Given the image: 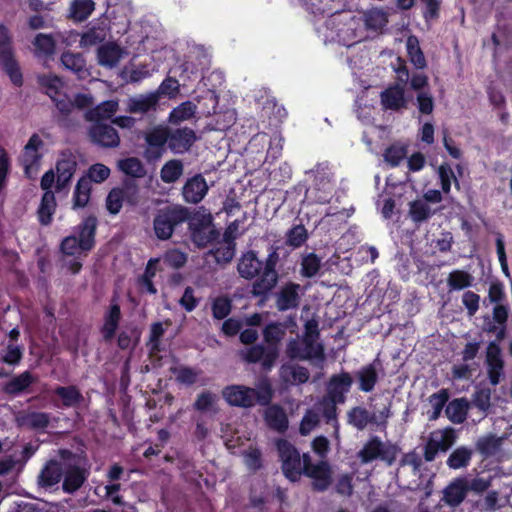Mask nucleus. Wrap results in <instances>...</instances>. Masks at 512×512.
<instances>
[{
	"mask_svg": "<svg viewBox=\"0 0 512 512\" xmlns=\"http://www.w3.org/2000/svg\"><path fill=\"white\" fill-rule=\"evenodd\" d=\"M64 468L60 461L50 459L38 475V485L46 489L57 485L62 480Z\"/></svg>",
	"mask_w": 512,
	"mask_h": 512,
	"instance_id": "nucleus-23",
	"label": "nucleus"
},
{
	"mask_svg": "<svg viewBox=\"0 0 512 512\" xmlns=\"http://www.w3.org/2000/svg\"><path fill=\"white\" fill-rule=\"evenodd\" d=\"M44 142L37 133H33L26 145L24 146L20 163L24 168V173L27 178H31V171L37 170L42 154L39 150L43 147Z\"/></svg>",
	"mask_w": 512,
	"mask_h": 512,
	"instance_id": "nucleus-12",
	"label": "nucleus"
},
{
	"mask_svg": "<svg viewBox=\"0 0 512 512\" xmlns=\"http://www.w3.org/2000/svg\"><path fill=\"white\" fill-rule=\"evenodd\" d=\"M428 400H429L430 405L433 408L432 411L427 412L428 419L430 421L437 420L440 417L444 406L446 405V403L449 400L448 390L442 388L438 392L430 395Z\"/></svg>",
	"mask_w": 512,
	"mask_h": 512,
	"instance_id": "nucleus-46",
	"label": "nucleus"
},
{
	"mask_svg": "<svg viewBox=\"0 0 512 512\" xmlns=\"http://www.w3.org/2000/svg\"><path fill=\"white\" fill-rule=\"evenodd\" d=\"M118 104L115 101H105L93 109H90L86 117L91 121H98L110 118L117 110Z\"/></svg>",
	"mask_w": 512,
	"mask_h": 512,
	"instance_id": "nucleus-48",
	"label": "nucleus"
},
{
	"mask_svg": "<svg viewBox=\"0 0 512 512\" xmlns=\"http://www.w3.org/2000/svg\"><path fill=\"white\" fill-rule=\"evenodd\" d=\"M263 261H261L254 250L244 253L237 264V271L240 277L246 280H252L261 275L263 271Z\"/></svg>",
	"mask_w": 512,
	"mask_h": 512,
	"instance_id": "nucleus-20",
	"label": "nucleus"
},
{
	"mask_svg": "<svg viewBox=\"0 0 512 512\" xmlns=\"http://www.w3.org/2000/svg\"><path fill=\"white\" fill-rule=\"evenodd\" d=\"M398 452L399 448L396 444L384 443L379 436L374 435L359 450L357 457L362 464L380 460L387 466H392L396 461Z\"/></svg>",
	"mask_w": 512,
	"mask_h": 512,
	"instance_id": "nucleus-6",
	"label": "nucleus"
},
{
	"mask_svg": "<svg viewBox=\"0 0 512 512\" xmlns=\"http://www.w3.org/2000/svg\"><path fill=\"white\" fill-rule=\"evenodd\" d=\"M171 372L176 375V381L178 383L184 384L186 386L194 385L198 380V376L202 373L201 370H197L188 366L171 368Z\"/></svg>",
	"mask_w": 512,
	"mask_h": 512,
	"instance_id": "nucleus-52",
	"label": "nucleus"
},
{
	"mask_svg": "<svg viewBox=\"0 0 512 512\" xmlns=\"http://www.w3.org/2000/svg\"><path fill=\"white\" fill-rule=\"evenodd\" d=\"M285 334L286 330L282 323H268L262 331L265 345L256 344L240 350L241 360L247 364H260L263 371L270 372L279 358V346Z\"/></svg>",
	"mask_w": 512,
	"mask_h": 512,
	"instance_id": "nucleus-1",
	"label": "nucleus"
},
{
	"mask_svg": "<svg viewBox=\"0 0 512 512\" xmlns=\"http://www.w3.org/2000/svg\"><path fill=\"white\" fill-rule=\"evenodd\" d=\"M89 471L77 464H68L64 468L62 490L67 494L78 491L89 477Z\"/></svg>",
	"mask_w": 512,
	"mask_h": 512,
	"instance_id": "nucleus-16",
	"label": "nucleus"
},
{
	"mask_svg": "<svg viewBox=\"0 0 512 512\" xmlns=\"http://www.w3.org/2000/svg\"><path fill=\"white\" fill-rule=\"evenodd\" d=\"M32 43L37 56L50 57L55 53L56 41L51 34L38 33Z\"/></svg>",
	"mask_w": 512,
	"mask_h": 512,
	"instance_id": "nucleus-41",
	"label": "nucleus"
},
{
	"mask_svg": "<svg viewBox=\"0 0 512 512\" xmlns=\"http://www.w3.org/2000/svg\"><path fill=\"white\" fill-rule=\"evenodd\" d=\"M243 456L244 463L249 470L256 472L262 468V453L259 448L249 447V449L244 452Z\"/></svg>",
	"mask_w": 512,
	"mask_h": 512,
	"instance_id": "nucleus-64",
	"label": "nucleus"
},
{
	"mask_svg": "<svg viewBox=\"0 0 512 512\" xmlns=\"http://www.w3.org/2000/svg\"><path fill=\"white\" fill-rule=\"evenodd\" d=\"M122 51L115 43H106L98 47L97 59L101 66L112 68L120 61Z\"/></svg>",
	"mask_w": 512,
	"mask_h": 512,
	"instance_id": "nucleus-32",
	"label": "nucleus"
},
{
	"mask_svg": "<svg viewBox=\"0 0 512 512\" xmlns=\"http://www.w3.org/2000/svg\"><path fill=\"white\" fill-rule=\"evenodd\" d=\"M302 460L303 474L313 480L312 489L316 492L326 491L333 482L330 464L325 460L313 463L308 453L302 455Z\"/></svg>",
	"mask_w": 512,
	"mask_h": 512,
	"instance_id": "nucleus-10",
	"label": "nucleus"
},
{
	"mask_svg": "<svg viewBox=\"0 0 512 512\" xmlns=\"http://www.w3.org/2000/svg\"><path fill=\"white\" fill-rule=\"evenodd\" d=\"M77 161L71 153H62L61 158L56 163V192L65 190L75 174Z\"/></svg>",
	"mask_w": 512,
	"mask_h": 512,
	"instance_id": "nucleus-17",
	"label": "nucleus"
},
{
	"mask_svg": "<svg viewBox=\"0 0 512 512\" xmlns=\"http://www.w3.org/2000/svg\"><path fill=\"white\" fill-rule=\"evenodd\" d=\"M146 148L143 157L147 162L153 163L158 161L168 148L169 127L166 125H156L147 130L143 134Z\"/></svg>",
	"mask_w": 512,
	"mask_h": 512,
	"instance_id": "nucleus-9",
	"label": "nucleus"
},
{
	"mask_svg": "<svg viewBox=\"0 0 512 512\" xmlns=\"http://www.w3.org/2000/svg\"><path fill=\"white\" fill-rule=\"evenodd\" d=\"M92 185L85 178L80 177L73 191V209H81L87 206L90 201Z\"/></svg>",
	"mask_w": 512,
	"mask_h": 512,
	"instance_id": "nucleus-38",
	"label": "nucleus"
},
{
	"mask_svg": "<svg viewBox=\"0 0 512 512\" xmlns=\"http://www.w3.org/2000/svg\"><path fill=\"white\" fill-rule=\"evenodd\" d=\"M407 53L410 61L417 69H423L426 67V59L420 48L417 37L410 36L407 39Z\"/></svg>",
	"mask_w": 512,
	"mask_h": 512,
	"instance_id": "nucleus-47",
	"label": "nucleus"
},
{
	"mask_svg": "<svg viewBox=\"0 0 512 512\" xmlns=\"http://www.w3.org/2000/svg\"><path fill=\"white\" fill-rule=\"evenodd\" d=\"M195 109L196 106L192 102H183L170 112L169 122L172 124H178L182 121L188 120L194 116Z\"/></svg>",
	"mask_w": 512,
	"mask_h": 512,
	"instance_id": "nucleus-53",
	"label": "nucleus"
},
{
	"mask_svg": "<svg viewBox=\"0 0 512 512\" xmlns=\"http://www.w3.org/2000/svg\"><path fill=\"white\" fill-rule=\"evenodd\" d=\"M279 247L271 245L265 262H263V271L261 275L253 282L251 294L253 297L260 298L262 302L266 301L271 291L276 287L279 275L276 270L279 262Z\"/></svg>",
	"mask_w": 512,
	"mask_h": 512,
	"instance_id": "nucleus-5",
	"label": "nucleus"
},
{
	"mask_svg": "<svg viewBox=\"0 0 512 512\" xmlns=\"http://www.w3.org/2000/svg\"><path fill=\"white\" fill-rule=\"evenodd\" d=\"M121 192L124 201L129 205H136L139 202V186L134 179L123 180L121 186L116 187Z\"/></svg>",
	"mask_w": 512,
	"mask_h": 512,
	"instance_id": "nucleus-50",
	"label": "nucleus"
},
{
	"mask_svg": "<svg viewBox=\"0 0 512 512\" xmlns=\"http://www.w3.org/2000/svg\"><path fill=\"white\" fill-rule=\"evenodd\" d=\"M469 403L465 398H457L448 403L445 413L454 424H462L467 419Z\"/></svg>",
	"mask_w": 512,
	"mask_h": 512,
	"instance_id": "nucleus-36",
	"label": "nucleus"
},
{
	"mask_svg": "<svg viewBox=\"0 0 512 512\" xmlns=\"http://www.w3.org/2000/svg\"><path fill=\"white\" fill-rule=\"evenodd\" d=\"M508 318V308L504 305L497 304L493 308V320L499 325L498 333L496 334V338L498 342H501L506 337L507 332V322Z\"/></svg>",
	"mask_w": 512,
	"mask_h": 512,
	"instance_id": "nucleus-58",
	"label": "nucleus"
},
{
	"mask_svg": "<svg viewBox=\"0 0 512 512\" xmlns=\"http://www.w3.org/2000/svg\"><path fill=\"white\" fill-rule=\"evenodd\" d=\"M184 166L181 160L167 161L160 170V178L166 184L175 183L183 174Z\"/></svg>",
	"mask_w": 512,
	"mask_h": 512,
	"instance_id": "nucleus-40",
	"label": "nucleus"
},
{
	"mask_svg": "<svg viewBox=\"0 0 512 512\" xmlns=\"http://www.w3.org/2000/svg\"><path fill=\"white\" fill-rule=\"evenodd\" d=\"M236 244L221 245L210 249L208 255L213 256L217 264H228L235 256Z\"/></svg>",
	"mask_w": 512,
	"mask_h": 512,
	"instance_id": "nucleus-59",
	"label": "nucleus"
},
{
	"mask_svg": "<svg viewBox=\"0 0 512 512\" xmlns=\"http://www.w3.org/2000/svg\"><path fill=\"white\" fill-rule=\"evenodd\" d=\"M25 424L34 430H43L48 427L50 416L45 412H30L26 415Z\"/></svg>",
	"mask_w": 512,
	"mask_h": 512,
	"instance_id": "nucleus-62",
	"label": "nucleus"
},
{
	"mask_svg": "<svg viewBox=\"0 0 512 512\" xmlns=\"http://www.w3.org/2000/svg\"><path fill=\"white\" fill-rule=\"evenodd\" d=\"M57 203L54 192H44L37 210L38 220L41 225H50L56 211Z\"/></svg>",
	"mask_w": 512,
	"mask_h": 512,
	"instance_id": "nucleus-34",
	"label": "nucleus"
},
{
	"mask_svg": "<svg viewBox=\"0 0 512 512\" xmlns=\"http://www.w3.org/2000/svg\"><path fill=\"white\" fill-rule=\"evenodd\" d=\"M110 169L106 165L102 163H96L91 165L86 173L82 175V178H85L89 184L92 185V182L96 184H100L108 179L110 176Z\"/></svg>",
	"mask_w": 512,
	"mask_h": 512,
	"instance_id": "nucleus-54",
	"label": "nucleus"
},
{
	"mask_svg": "<svg viewBox=\"0 0 512 512\" xmlns=\"http://www.w3.org/2000/svg\"><path fill=\"white\" fill-rule=\"evenodd\" d=\"M353 385V377L349 372L342 371L333 374L326 384V394L329 402L334 404H344L347 394Z\"/></svg>",
	"mask_w": 512,
	"mask_h": 512,
	"instance_id": "nucleus-11",
	"label": "nucleus"
},
{
	"mask_svg": "<svg viewBox=\"0 0 512 512\" xmlns=\"http://www.w3.org/2000/svg\"><path fill=\"white\" fill-rule=\"evenodd\" d=\"M308 239V232L307 229L303 224H298L292 226L287 232H286V245L292 247V248H299L301 247Z\"/></svg>",
	"mask_w": 512,
	"mask_h": 512,
	"instance_id": "nucleus-49",
	"label": "nucleus"
},
{
	"mask_svg": "<svg viewBox=\"0 0 512 512\" xmlns=\"http://www.w3.org/2000/svg\"><path fill=\"white\" fill-rule=\"evenodd\" d=\"M109 27L106 20L91 24L82 34L80 44L83 47H91L102 43L107 38Z\"/></svg>",
	"mask_w": 512,
	"mask_h": 512,
	"instance_id": "nucleus-31",
	"label": "nucleus"
},
{
	"mask_svg": "<svg viewBox=\"0 0 512 512\" xmlns=\"http://www.w3.org/2000/svg\"><path fill=\"white\" fill-rule=\"evenodd\" d=\"M380 362L375 359L373 362L362 366L356 371L355 377L358 381V389L364 393L372 392L379 381L378 367Z\"/></svg>",
	"mask_w": 512,
	"mask_h": 512,
	"instance_id": "nucleus-21",
	"label": "nucleus"
},
{
	"mask_svg": "<svg viewBox=\"0 0 512 512\" xmlns=\"http://www.w3.org/2000/svg\"><path fill=\"white\" fill-rule=\"evenodd\" d=\"M93 0H74L71 5V17L77 21L86 20L94 11Z\"/></svg>",
	"mask_w": 512,
	"mask_h": 512,
	"instance_id": "nucleus-51",
	"label": "nucleus"
},
{
	"mask_svg": "<svg viewBox=\"0 0 512 512\" xmlns=\"http://www.w3.org/2000/svg\"><path fill=\"white\" fill-rule=\"evenodd\" d=\"M380 100L385 110L399 111L407 105L404 87L400 84L391 85L382 91Z\"/></svg>",
	"mask_w": 512,
	"mask_h": 512,
	"instance_id": "nucleus-22",
	"label": "nucleus"
},
{
	"mask_svg": "<svg viewBox=\"0 0 512 512\" xmlns=\"http://www.w3.org/2000/svg\"><path fill=\"white\" fill-rule=\"evenodd\" d=\"M407 149L405 146L392 144L384 151V160L391 167H397L401 161L406 157Z\"/></svg>",
	"mask_w": 512,
	"mask_h": 512,
	"instance_id": "nucleus-60",
	"label": "nucleus"
},
{
	"mask_svg": "<svg viewBox=\"0 0 512 512\" xmlns=\"http://www.w3.org/2000/svg\"><path fill=\"white\" fill-rule=\"evenodd\" d=\"M118 169L125 175L133 178H141L146 174L142 162L136 157H128L118 161Z\"/></svg>",
	"mask_w": 512,
	"mask_h": 512,
	"instance_id": "nucleus-44",
	"label": "nucleus"
},
{
	"mask_svg": "<svg viewBox=\"0 0 512 512\" xmlns=\"http://www.w3.org/2000/svg\"><path fill=\"white\" fill-rule=\"evenodd\" d=\"M91 142L104 148H116L120 144L118 131L109 124L95 121L89 129Z\"/></svg>",
	"mask_w": 512,
	"mask_h": 512,
	"instance_id": "nucleus-13",
	"label": "nucleus"
},
{
	"mask_svg": "<svg viewBox=\"0 0 512 512\" xmlns=\"http://www.w3.org/2000/svg\"><path fill=\"white\" fill-rule=\"evenodd\" d=\"M164 263L174 269L182 268L187 262V254L179 249H170L163 256Z\"/></svg>",
	"mask_w": 512,
	"mask_h": 512,
	"instance_id": "nucleus-63",
	"label": "nucleus"
},
{
	"mask_svg": "<svg viewBox=\"0 0 512 512\" xmlns=\"http://www.w3.org/2000/svg\"><path fill=\"white\" fill-rule=\"evenodd\" d=\"M438 176L440 179L441 189L444 193H449L451 190V183L454 181L455 187L460 188V183L455 176L451 166L448 163H442L438 167Z\"/></svg>",
	"mask_w": 512,
	"mask_h": 512,
	"instance_id": "nucleus-55",
	"label": "nucleus"
},
{
	"mask_svg": "<svg viewBox=\"0 0 512 512\" xmlns=\"http://www.w3.org/2000/svg\"><path fill=\"white\" fill-rule=\"evenodd\" d=\"M473 450L466 446L457 447L446 460V464L450 469L466 468L472 460Z\"/></svg>",
	"mask_w": 512,
	"mask_h": 512,
	"instance_id": "nucleus-37",
	"label": "nucleus"
},
{
	"mask_svg": "<svg viewBox=\"0 0 512 512\" xmlns=\"http://www.w3.org/2000/svg\"><path fill=\"white\" fill-rule=\"evenodd\" d=\"M212 315L217 320L225 319L232 310V302L226 296H218L212 302Z\"/></svg>",
	"mask_w": 512,
	"mask_h": 512,
	"instance_id": "nucleus-61",
	"label": "nucleus"
},
{
	"mask_svg": "<svg viewBox=\"0 0 512 512\" xmlns=\"http://www.w3.org/2000/svg\"><path fill=\"white\" fill-rule=\"evenodd\" d=\"M279 374L285 383L297 385L305 384L310 377L309 370L298 364H283L280 367Z\"/></svg>",
	"mask_w": 512,
	"mask_h": 512,
	"instance_id": "nucleus-30",
	"label": "nucleus"
},
{
	"mask_svg": "<svg viewBox=\"0 0 512 512\" xmlns=\"http://www.w3.org/2000/svg\"><path fill=\"white\" fill-rule=\"evenodd\" d=\"M209 187L202 174H196L187 179L183 188L182 196L185 202L198 204L208 193Z\"/></svg>",
	"mask_w": 512,
	"mask_h": 512,
	"instance_id": "nucleus-18",
	"label": "nucleus"
},
{
	"mask_svg": "<svg viewBox=\"0 0 512 512\" xmlns=\"http://www.w3.org/2000/svg\"><path fill=\"white\" fill-rule=\"evenodd\" d=\"M98 221L94 215L85 217L74 227V234L64 237L60 243V251L65 256L76 257L87 255L96 244Z\"/></svg>",
	"mask_w": 512,
	"mask_h": 512,
	"instance_id": "nucleus-3",
	"label": "nucleus"
},
{
	"mask_svg": "<svg viewBox=\"0 0 512 512\" xmlns=\"http://www.w3.org/2000/svg\"><path fill=\"white\" fill-rule=\"evenodd\" d=\"M159 103V93L151 92L146 95H139L128 100L127 111L133 114H144L156 110Z\"/></svg>",
	"mask_w": 512,
	"mask_h": 512,
	"instance_id": "nucleus-27",
	"label": "nucleus"
},
{
	"mask_svg": "<svg viewBox=\"0 0 512 512\" xmlns=\"http://www.w3.org/2000/svg\"><path fill=\"white\" fill-rule=\"evenodd\" d=\"M348 423L358 430H363L369 423L376 422V414L370 413L366 408L355 406L347 413Z\"/></svg>",
	"mask_w": 512,
	"mask_h": 512,
	"instance_id": "nucleus-35",
	"label": "nucleus"
},
{
	"mask_svg": "<svg viewBox=\"0 0 512 512\" xmlns=\"http://www.w3.org/2000/svg\"><path fill=\"white\" fill-rule=\"evenodd\" d=\"M165 334V328L162 322H154L150 326V334L147 342V347L151 353H158L162 351L161 339Z\"/></svg>",
	"mask_w": 512,
	"mask_h": 512,
	"instance_id": "nucleus-57",
	"label": "nucleus"
},
{
	"mask_svg": "<svg viewBox=\"0 0 512 512\" xmlns=\"http://www.w3.org/2000/svg\"><path fill=\"white\" fill-rule=\"evenodd\" d=\"M54 395L61 399V405L55 403V406L62 408L78 407L84 400V397L75 385L57 386L53 390Z\"/></svg>",
	"mask_w": 512,
	"mask_h": 512,
	"instance_id": "nucleus-29",
	"label": "nucleus"
},
{
	"mask_svg": "<svg viewBox=\"0 0 512 512\" xmlns=\"http://www.w3.org/2000/svg\"><path fill=\"white\" fill-rule=\"evenodd\" d=\"M189 219V208L171 204L157 209L153 218V230L157 239L169 240L175 229Z\"/></svg>",
	"mask_w": 512,
	"mask_h": 512,
	"instance_id": "nucleus-4",
	"label": "nucleus"
},
{
	"mask_svg": "<svg viewBox=\"0 0 512 512\" xmlns=\"http://www.w3.org/2000/svg\"><path fill=\"white\" fill-rule=\"evenodd\" d=\"M197 140L196 133L188 127L171 129L169 127L168 148L174 154L187 152Z\"/></svg>",
	"mask_w": 512,
	"mask_h": 512,
	"instance_id": "nucleus-14",
	"label": "nucleus"
},
{
	"mask_svg": "<svg viewBox=\"0 0 512 512\" xmlns=\"http://www.w3.org/2000/svg\"><path fill=\"white\" fill-rule=\"evenodd\" d=\"M273 396L274 390L268 379L261 380L256 388L233 384L222 390V397L228 405L246 409L255 405L268 406Z\"/></svg>",
	"mask_w": 512,
	"mask_h": 512,
	"instance_id": "nucleus-2",
	"label": "nucleus"
},
{
	"mask_svg": "<svg viewBox=\"0 0 512 512\" xmlns=\"http://www.w3.org/2000/svg\"><path fill=\"white\" fill-rule=\"evenodd\" d=\"M301 285L292 281L285 283L276 294V308L278 311L296 309L300 305Z\"/></svg>",
	"mask_w": 512,
	"mask_h": 512,
	"instance_id": "nucleus-15",
	"label": "nucleus"
},
{
	"mask_svg": "<svg viewBox=\"0 0 512 512\" xmlns=\"http://www.w3.org/2000/svg\"><path fill=\"white\" fill-rule=\"evenodd\" d=\"M121 308L117 302H111L109 308L105 311L103 325L100 327V333L104 342L110 343L119 328L121 321Z\"/></svg>",
	"mask_w": 512,
	"mask_h": 512,
	"instance_id": "nucleus-19",
	"label": "nucleus"
},
{
	"mask_svg": "<svg viewBox=\"0 0 512 512\" xmlns=\"http://www.w3.org/2000/svg\"><path fill=\"white\" fill-rule=\"evenodd\" d=\"M276 448L281 461V470L291 482H296L303 474V460L297 448L286 439H278Z\"/></svg>",
	"mask_w": 512,
	"mask_h": 512,
	"instance_id": "nucleus-8",
	"label": "nucleus"
},
{
	"mask_svg": "<svg viewBox=\"0 0 512 512\" xmlns=\"http://www.w3.org/2000/svg\"><path fill=\"white\" fill-rule=\"evenodd\" d=\"M435 211L423 200H414L409 203V216L414 223L427 221Z\"/></svg>",
	"mask_w": 512,
	"mask_h": 512,
	"instance_id": "nucleus-45",
	"label": "nucleus"
},
{
	"mask_svg": "<svg viewBox=\"0 0 512 512\" xmlns=\"http://www.w3.org/2000/svg\"><path fill=\"white\" fill-rule=\"evenodd\" d=\"M61 63L66 69L78 74L80 77L86 72V60L81 53L63 52Z\"/></svg>",
	"mask_w": 512,
	"mask_h": 512,
	"instance_id": "nucleus-42",
	"label": "nucleus"
},
{
	"mask_svg": "<svg viewBox=\"0 0 512 512\" xmlns=\"http://www.w3.org/2000/svg\"><path fill=\"white\" fill-rule=\"evenodd\" d=\"M38 84L45 89L44 93L53 99L61 94L63 82L61 78L53 74H42L37 77Z\"/></svg>",
	"mask_w": 512,
	"mask_h": 512,
	"instance_id": "nucleus-43",
	"label": "nucleus"
},
{
	"mask_svg": "<svg viewBox=\"0 0 512 512\" xmlns=\"http://www.w3.org/2000/svg\"><path fill=\"white\" fill-rule=\"evenodd\" d=\"M38 380V377L30 371H24L7 381L3 386L6 395L15 397L29 392V387Z\"/></svg>",
	"mask_w": 512,
	"mask_h": 512,
	"instance_id": "nucleus-24",
	"label": "nucleus"
},
{
	"mask_svg": "<svg viewBox=\"0 0 512 512\" xmlns=\"http://www.w3.org/2000/svg\"><path fill=\"white\" fill-rule=\"evenodd\" d=\"M468 493L467 479L463 477L456 478L452 481L443 492V499L452 506L460 505L466 498Z\"/></svg>",
	"mask_w": 512,
	"mask_h": 512,
	"instance_id": "nucleus-26",
	"label": "nucleus"
},
{
	"mask_svg": "<svg viewBox=\"0 0 512 512\" xmlns=\"http://www.w3.org/2000/svg\"><path fill=\"white\" fill-rule=\"evenodd\" d=\"M188 229L192 242L199 248H204L219 236V232L212 227V216L209 213L190 211Z\"/></svg>",
	"mask_w": 512,
	"mask_h": 512,
	"instance_id": "nucleus-7",
	"label": "nucleus"
},
{
	"mask_svg": "<svg viewBox=\"0 0 512 512\" xmlns=\"http://www.w3.org/2000/svg\"><path fill=\"white\" fill-rule=\"evenodd\" d=\"M502 446V438L495 434L479 437L475 443L476 451L485 459L496 455Z\"/></svg>",
	"mask_w": 512,
	"mask_h": 512,
	"instance_id": "nucleus-33",
	"label": "nucleus"
},
{
	"mask_svg": "<svg viewBox=\"0 0 512 512\" xmlns=\"http://www.w3.org/2000/svg\"><path fill=\"white\" fill-rule=\"evenodd\" d=\"M473 281L474 277L470 273L460 269L451 271L447 277L449 291H459L471 287Z\"/></svg>",
	"mask_w": 512,
	"mask_h": 512,
	"instance_id": "nucleus-39",
	"label": "nucleus"
},
{
	"mask_svg": "<svg viewBox=\"0 0 512 512\" xmlns=\"http://www.w3.org/2000/svg\"><path fill=\"white\" fill-rule=\"evenodd\" d=\"M321 268V258L311 252L303 256L301 261V275L306 278L314 277Z\"/></svg>",
	"mask_w": 512,
	"mask_h": 512,
	"instance_id": "nucleus-56",
	"label": "nucleus"
},
{
	"mask_svg": "<svg viewBox=\"0 0 512 512\" xmlns=\"http://www.w3.org/2000/svg\"><path fill=\"white\" fill-rule=\"evenodd\" d=\"M266 407L264 420L267 426L277 432H285L288 429L289 422L284 409L278 404H269Z\"/></svg>",
	"mask_w": 512,
	"mask_h": 512,
	"instance_id": "nucleus-28",
	"label": "nucleus"
},
{
	"mask_svg": "<svg viewBox=\"0 0 512 512\" xmlns=\"http://www.w3.org/2000/svg\"><path fill=\"white\" fill-rule=\"evenodd\" d=\"M0 67L14 87L21 88L23 86L24 76L15 53L1 56Z\"/></svg>",
	"mask_w": 512,
	"mask_h": 512,
	"instance_id": "nucleus-25",
	"label": "nucleus"
}]
</instances>
